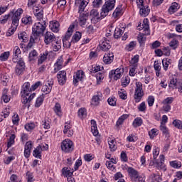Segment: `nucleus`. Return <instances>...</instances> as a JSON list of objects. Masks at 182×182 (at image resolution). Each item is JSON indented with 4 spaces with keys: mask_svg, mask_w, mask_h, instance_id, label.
<instances>
[{
    "mask_svg": "<svg viewBox=\"0 0 182 182\" xmlns=\"http://www.w3.org/2000/svg\"><path fill=\"white\" fill-rule=\"evenodd\" d=\"M32 31V36L33 38H39V36H41V35H43V33L46 31V22L41 20L40 22L36 23Z\"/></svg>",
    "mask_w": 182,
    "mask_h": 182,
    "instance_id": "obj_1",
    "label": "nucleus"
},
{
    "mask_svg": "<svg viewBox=\"0 0 182 182\" xmlns=\"http://www.w3.org/2000/svg\"><path fill=\"white\" fill-rule=\"evenodd\" d=\"M115 4L116 0H105V3L101 9V18H106L109 15V12L114 9Z\"/></svg>",
    "mask_w": 182,
    "mask_h": 182,
    "instance_id": "obj_2",
    "label": "nucleus"
},
{
    "mask_svg": "<svg viewBox=\"0 0 182 182\" xmlns=\"http://www.w3.org/2000/svg\"><path fill=\"white\" fill-rule=\"evenodd\" d=\"M141 29H143L145 33L138 36V42L141 46H143L146 42V36H147V35H150V29L149 24L147 23V19L144 20V24H142V27H141L139 30L141 31Z\"/></svg>",
    "mask_w": 182,
    "mask_h": 182,
    "instance_id": "obj_3",
    "label": "nucleus"
},
{
    "mask_svg": "<svg viewBox=\"0 0 182 182\" xmlns=\"http://www.w3.org/2000/svg\"><path fill=\"white\" fill-rule=\"evenodd\" d=\"M144 96V92L143 91V85L140 82H136V89L134 95L135 103H139L141 98Z\"/></svg>",
    "mask_w": 182,
    "mask_h": 182,
    "instance_id": "obj_4",
    "label": "nucleus"
},
{
    "mask_svg": "<svg viewBox=\"0 0 182 182\" xmlns=\"http://www.w3.org/2000/svg\"><path fill=\"white\" fill-rule=\"evenodd\" d=\"M53 86V79L48 77L47 78V81L46 82L45 85L42 87L41 92L43 93L42 96H45V95H49L50 92H52V87Z\"/></svg>",
    "mask_w": 182,
    "mask_h": 182,
    "instance_id": "obj_5",
    "label": "nucleus"
},
{
    "mask_svg": "<svg viewBox=\"0 0 182 182\" xmlns=\"http://www.w3.org/2000/svg\"><path fill=\"white\" fill-rule=\"evenodd\" d=\"M73 142L70 139H65L61 143V150L65 153L73 151Z\"/></svg>",
    "mask_w": 182,
    "mask_h": 182,
    "instance_id": "obj_6",
    "label": "nucleus"
},
{
    "mask_svg": "<svg viewBox=\"0 0 182 182\" xmlns=\"http://www.w3.org/2000/svg\"><path fill=\"white\" fill-rule=\"evenodd\" d=\"M22 14H23V10L22 9H18L14 13H12V26H18Z\"/></svg>",
    "mask_w": 182,
    "mask_h": 182,
    "instance_id": "obj_7",
    "label": "nucleus"
},
{
    "mask_svg": "<svg viewBox=\"0 0 182 182\" xmlns=\"http://www.w3.org/2000/svg\"><path fill=\"white\" fill-rule=\"evenodd\" d=\"M143 0L136 1V4L139 8V14L141 16H147L150 14V8L149 6L143 5Z\"/></svg>",
    "mask_w": 182,
    "mask_h": 182,
    "instance_id": "obj_8",
    "label": "nucleus"
},
{
    "mask_svg": "<svg viewBox=\"0 0 182 182\" xmlns=\"http://www.w3.org/2000/svg\"><path fill=\"white\" fill-rule=\"evenodd\" d=\"M169 87L172 89H178L180 93H182V80L177 78H172L170 80Z\"/></svg>",
    "mask_w": 182,
    "mask_h": 182,
    "instance_id": "obj_9",
    "label": "nucleus"
},
{
    "mask_svg": "<svg viewBox=\"0 0 182 182\" xmlns=\"http://www.w3.org/2000/svg\"><path fill=\"white\" fill-rule=\"evenodd\" d=\"M53 42H56V36L50 31H47L44 34V43L46 45H50V43H53Z\"/></svg>",
    "mask_w": 182,
    "mask_h": 182,
    "instance_id": "obj_10",
    "label": "nucleus"
},
{
    "mask_svg": "<svg viewBox=\"0 0 182 182\" xmlns=\"http://www.w3.org/2000/svg\"><path fill=\"white\" fill-rule=\"evenodd\" d=\"M34 16L38 21L43 19V7L42 6H33Z\"/></svg>",
    "mask_w": 182,
    "mask_h": 182,
    "instance_id": "obj_11",
    "label": "nucleus"
},
{
    "mask_svg": "<svg viewBox=\"0 0 182 182\" xmlns=\"http://www.w3.org/2000/svg\"><path fill=\"white\" fill-rule=\"evenodd\" d=\"M123 73H124V69L123 68H117L115 70H112L109 73V75L111 77L114 76V80H117L122 77Z\"/></svg>",
    "mask_w": 182,
    "mask_h": 182,
    "instance_id": "obj_12",
    "label": "nucleus"
},
{
    "mask_svg": "<svg viewBox=\"0 0 182 182\" xmlns=\"http://www.w3.org/2000/svg\"><path fill=\"white\" fill-rule=\"evenodd\" d=\"M25 70V62L22 60H18L17 61V65H16L15 72L18 76H21Z\"/></svg>",
    "mask_w": 182,
    "mask_h": 182,
    "instance_id": "obj_13",
    "label": "nucleus"
},
{
    "mask_svg": "<svg viewBox=\"0 0 182 182\" xmlns=\"http://www.w3.org/2000/svg\"><path fill=\"white\" fill-rule=\"evenodd\" d=\"M83 77H85V73L83 70L77 71L74 75L73 84L77 86V83H79V82H82V80H83Z\"/></svg>",
    "mask_w": 182,
    "mask_h": 182,
    "instance_id": "obj_14",
    "label": "nucleus"
},
{
    "mask_svg": "<svg viewBox=\"0 0 182 182\" xmlns=\"http://www.w3.org/2000/svg\"><path fill=\"white\" fill-rule=\"evenodd\" d=\"M91 22L92 23H97L102 18V16H99V12L97 9H92L90 11Z\"/></svg>",
    "mask_w": 182,
    "mask_h": 182,
    "instance_id": "obj_15",
    "label": "nucleus"
},
{
    "mask_svg": "<svg viewBox=\"0 0 182 182\" xmlns=\"http://www.w3.org/2000/svg\"><path fill=\"white\" fill-rule=\"evenodd\" d=\"M127 173L132 181H137V178H139V172L136 171V169L129 167L127 169Z\"/></svg>",
    "mask_w": 182,
    "mask_h": 182,
    "instance_id": "obj_16",
    "label": "nucleus"
},
{
    "mask_svg": "<svg viewBox=\"0 0 182 182\" xmlns=\"http://www.w3.org/2000/svg\"><path fill=\"white\" fill-rule=\"evenodd\" d=\"M31 92H32V88L31 87V84L29 82H25L21 87V95L29 96Z\"/></svg>",
    "mask_w": 182,
    "mask_h": 182,
    "instance_id": "obj_17",
    "label": "nucleus"
},
{
    "mask_svg": "<svg viewBox=\"0 0 182 182\" xmlns=\"http://www.w3.org/2000/svg\"><path fill=\"white\" fill-rule=\"evenodd\" d=\"M57 79L60 85H63L66 83V71L62 70L58 72Z\"/></svg>",
    "mask_w": 182,
    "mask_h": 182,
    "instance_id": "obj_18",
    "label": "nucleus"
},
{
    "mask_svg": "<svg viewBox=\"0 0 182 182\" xmlns=\"http://www.w3.org/2000/svg\"><path fill=\"white\" fill-rule=\"evenodd\" d=\"M80 14L79 25L83 28V26L86 25V22H87V19L89 18V14H82V12H80Z\"/></svg>",
    "mask_w": 182,
    "mask_h": 182,
    "instance_id": "obj_19",
    "label": "nucleus"
},
{
    "mask_svg": "<svg viewBox=\"0 0 182 182\" xmlns=\"http://www.w3.org/2000/svg\"><path fill=\"white\" fill-rule=\"evenodd\" d=\"M75 4L77 6H79L78 12L80 14V12H83V11H85V8L87 6V1H86V0H75Z\"/></svg>",
    "mask_w": 182,
    "mask_h": 182,
    "instance_id": "obj_20",
    "label": "nucleus"
},
{
    "mask_svg": "<svg viewBox=\"0 0 182 182\" xmlns=\"http://www.w3.org/2000/svg\"><path fill=\"white\" fill-rule=\"evenodd\" d=\"M114 59V55H113V53H107L104 55L103 62L105 63V65H110V63L113 62Z\"/></svg>",
    "mask_w": 182,
    "mask_h": 182,
    "instance_id": "obj_21",
    "label": "nucleus"
},
{
    "mask_svg": "<svg viewBox=\"0 0 182 182\" xmlns=\"http://www.w3.org/2000/svg\"><path fill=\"white\" fill-rule=\"evenodd\" d=\"M62 68H63V58L60 57L54 64V73L59 72Z\"/></svg>",
    "mask_w": 182,
    "mask_h": 182,
    "instance_id": "obj_22",
    "label": "nucleus"
},
{
    "mask_svg": "<svg viewBox=\"0 0 182 182\" xmlns=\"http://www.w3.org/2000/svg\"><path fill=\"white\" fill-rule=\"evenodd\" d=\"M21 48H19V46H15L13 50V62L16 63L18 60H19V55H21Z\"/></svg>",
    "mask_w": 182,
    "mask_h": 182,
    "instance_id": "obj_23",
    "label": "nucleus"
},
{
    "mask_svg": "<svg viewBox=\"0 0 182 182\" xmlns=\"http://www.w3.org/2000/svg\"><path fill=\"white\" fill-rule=\"evenodd\" d=\"M101 50H103L104 52H107L109 49L112 48V46H110V41L109 40H105L100 46Z\"/></svg>",
    "mask_w": 182,
    "mask_h": 182,
    "instance_id": "obj_24",
    "label": "nucleus"
},
{
    "mask_svg": "<svg viewBox=\"0 0 182 182\" xmlns=\"http://www.w3.org/2000/svg\"><path fill=\"white\" fill-rule=\"evenodd\" d=\"M102 95L101 92H98L96 95H94L92 100V105L94 106H97L99 103H100V99H102Z\"/></svg>",
    "mask_w": 182,
    "mask_h": 182,
    "instance_id": "obj_25",
    "label": "nucleus"
},
{
    "mask_svg": "<svg viewBox=\"0 0 182 182\" xmlns=\"http://www.w3.org/2000/svg\"><path fill=\"white\" fill-rule=\"evenodd\" d=\"M75 29V25H70L68 28V30L65 36V37L63 38V41H69L70 39V36H72V33H73V31Z\"/></svg>",
    "mask_w": 182,
    "mask_h": 182,
    "instance_id": "obj_26",
    "label": "nucleus"
},
{
    "mask_svg": "<svg viewBox=\"0 0 182 182\" xmlns=\"http://www.w3.org/2000/svg\"><path fill=\"white\" fill-rule=\"evenodd\" d=\"M178 9H180V5L178 3L173 2L168 9V12H170V14H174V12H177Z\"/></svg>",
    "mask_w": 182,
    "mask_h": 182,
    "instance_id": "obj_27",
    "label": "nucleus"
},
{
    "mask_svg": "<svg viewBox=\"0 0 182 182\" xmlns=\"http://www.w3.org/2000/svg\"><path fill=\"white\" fill-rule=\"evenodd\" d=\"M91 132L94 136H97L99 134V131L97 130V124L96 121L94 119L91 120Z\"/></svg>",
    "mask_w": 182,
    "mask_h": 182,
    "instance_id": "obj_28",
    "label": "nucleus"
},
{
    "mask_svg": "<svg viewBox=\"0 0 182 182\" xmlns=\"http://www.w3.org/2000/svg\"><path fill=\"white\" fill-rule=\"evenodd\" d=\"M59 26H60V25L58 21L50 23V29L52 31V32H55V33H58V32H59Z\"/></svg>",
    "mask_w": 182,
    "mask_h": 182,
    "instance_id": "obj_29",
    "label": "nucleus"
},
{
    "mask_svg": "<svg viewBox=\"0 0 182 182\" xmlns=\"http://www.w3.org/2000/svg\"><path fill=\"white\" fill-rule=\"evenodd\" d=\"M123 15V10L122 9V6L117 7L112 14L113 18H120Z\"/></svg>",
    "mask_w": 182,
    "mask_h": 182,
    "instance_id": "obj_30",
    "label": "nucleus"
},
{
    "mask_svg": "<svg viewBox=\"0 0 182 182\" xmlns=\"http://www.w3.org/2000/svg\"><path fill=\"white\" fill-rule=\"evenodd\" d=\"M42 146H37L33 151V156L36 159H41L42 157Z\"/></svg>",
    "mask_w": 182,
    "mask_h": 182,
    "instance_id": "obj_31",
    "label": "nucleus"
},
{
    "mask_svg": "<svg viewBox=\"0 0 182 182\" xmlns=\"http://www.w3.org/2000/svg\"><path fill=\"white\" fill-rule=\"evenodd\" d=\"M82 38V33L77 31L75 33V34L73 36L71 42L73 43H77L78 41H80Z\"/></svg>",
    "mask_w": 182,
    "mask_h": 182,
    "instance_id": "obj_32",
    "label": "nucleus"
},
{
    "mask_svg": "<svg viewBox=\"0 0 182 182\" xmlns=\"http://www.w3.org/2000/svg\"><path fill=\"white\" fill-rule=\"evenodd\" d=\"M2 100L4 103H8L11 100V96L8 94V89H4L3 91Z\"/></svg>",
    "mask_w": 182,
    "mask_h": 182,
    "instance_id": "obj_33",
    "label": "nucleus"
},
{
    "mask_svg": "<svg viewBox=\"0 0 182 182\" xmlns=\"http://www.w3.org/2000/svg\"><path fill=\"white\" fill-rule=\"evenodd\" d=\"M53 110L57 116L59 117H62V108L60 104L56 103L54 106Z\"/></svg>",
    "mask_w": 182,
    "mask_h": 182,
    "instance_id": "obj_34",
    "label": "nucleus"
},
{
    "mask_svg": "<svg viewBox=\"0 0 182 182\" xmlns=\"http://www.w3.org/2000/svg\"><path fill=\"white\" fill-rule=\"evenodd\" d=\"M15 137L16 136H15L14 134H11L10 137L7 142V149L12 147V146L15 144Z\"/></svg>",
    "mask_w": 182,
    "mask_h": 182,
    "instance_id": "obj_35",
    "label": "nucleus"
},
{
    "mask_svg": "<svg viewBox=\"0 0 182 182\" xmlns=\"http://www.w3.org/2000/svg\"><path fill=\"white\" fill-rule=\"evenodd\" d=\"M18 39L23 40V42L26 43L29 41V37L26 35V32H21L18 34Z\"/></svg>",
    "mask_w": 182,
    "mask_h": 182,
    "instance_id": "obj_36",
    "label": "nucleus"
},
{
    "mask_svg": "<svg viewBox=\"0 0 182 182\" xmlns=\"http://www.w3.org/2000/svg\"><path fill=\"white\" fill-rule=\"evenodd\" d=\"M143 124V119L140 117H136L134 119L133 123H132V126L133 127H140V126H141Z\"/></svg>",
    "mask_w": 182,
    "mask_h": 182,
    "instance_id": "obj_37",
    "label": "nucleus"
},
{
    "mask_svg": "<svg viewBox=\"0 0 182 182\" xmlns=\"http://www.w3.org/2000/svg\"><path fill=\"white\" fill-rule=\"evenodd\" d=\"M21 22L24 25H32V17L31 16H26L22 18Z\"/></svg>",
    "mask_w": 182,
    "mask_h": 182,
    "instance_id": "obj_38",
    "label": "nucleus"
},
{
    "mask_svg": "<svg viewBox=\"0 0 182 182\" xmlns=\"http://www.w3.org/2000/svg\"><path fill=\"white\" fill-rule=\"evenodd\" d=\"M48 51H46L43 54H41L40 58L38 60V65H42V63H43L45 60L48 59Z\"/></svg>",
    "mask_w": 182,
    "mask_h": 182,
    "instance_id": "obj_39",
    "label": "nucleus"
},
{
    "mask_svg": "<svg viewBox=\"0 0 182 182\" xmlns=\"http://www.w3.org/2000/svg\"><path fill=\"white\" fill-rule=\"evenodd\" d=\"M87 116V112L86 111V109L85 108H80L78 110V117L80 119H85Z\"/></svg>",
    "mask_w": 182,
    "mask_h": 182,
    "instance_id": "obj_40",
    "label": "nucleus"
},
{
    "mask_svg": "<svg viewBox=\"0 0 182 182\" xmlns=\"http://www.w3.org/2000/svg\"><path fill=\"white\" fill-rule=\"evenodd\" d=\"M129 118V114H124L122 116H121L117 122V126H120L122 124H123V122H124L126 120V119Z\"/></svg>",
    "mask_w": 182,
    "mask_h": 182,
    "instance_id": "obj_41",
    "label": "nucleus"
},
{
    "mask_svg": "<svg viewBox=\"0 0 182 182\" xmlns=\"http://www.w3.org/2000/svg\"><path fill=\"white\" fill-rule=\"evenodd\" d=\"M62 171L65 177H72V176L73 175V172L70 171V170H69V168L68 167L63 168Z\"/></svg>",
    "mask_w": 182,
    "mask_h": 182,
    "instance_id": "obj_42",
    "label": "nucleus"
},
{
    "mask_svg": "<svg viewBox=\"0 0 182 182\" xmlns=\"http://www.w3.org/2000/svg\"><path fill=\"white\" fill-rule=\"evenodd\" d=\"M123 33H124L123 30H122L119 28H115L114 37L115 39H119V38L122 37V35H123Z\"/></svg>",
    "mask_w": 182,
    "mask_h": 182,
    "instance_id": "obj_43",
    "label": "nucleus"
},
{
    "mask_svg": "<svg viewBox=\"0 0 182 182\" xmlns=\"http://www.w3.org/2000/svg\"><path fill=\"white\" fill-rule=\"evenodd\" d=\"M162 64H163L164 70H167V69H168V65H171V59H167V58L163 59Z\"/></svg>",
    "mask_w": 182,
    "mask_h": 182,
    "instance_id": "obj_44",
    "label": "nucleus"
},
{
    "mask_svg": "<svg viewBox=\"0 0 182 182\" xmlns=\"http://www.w3.org/2000/svg\"><path fill=\"white\" fill-rule=\"evenodd\" d=\"M108 144L111 151H116L117 145H116V141H114V140L112 139L111 141H108Z\"/></svg>",
    "mask_w": 182,
    "mask_h": 182,
    "instance_id": "obj_45",
    "label": "nucleus"
},
{
    "mask_svg": "<svg viewBox=\"0 0 182 182\" xmlns=\"http://www.w3.org/2000/svg\"><path fill=\"white\" fill-rule=\"evenodd\" d=\"M118 95L120 99H122V100H126V99H127V92H126V90H124V89H121L118 92Z\"/></svg>",
    "mask_w": 182,
    "mask_h": 182,
    "instance_id": "obj_46",
    "label": "nucleus"
},
{
    "mask_svg": "<svg viewBox=\"0 0 182 182\" xmlns=\"http://www.w3.org/2000/svg\"><path fill=\"white\" fill-rule=\"evenodd\" d=\"M139 55H134L132 60H130L129 63L132 66H137V63H139Z\"/></svg>",
    "mask_w": 182,
    "mask_h": 182,
    "instance_id": "obj_47",
    "label": "nucleus"
},
{
    "mask_svg": "<svg viewBox=\"0 0 182 182\" xmlns=\"http://www.w3.org/2000/svg\"><path fill=\"white\" fill-rule=\"evenodd\" d=\"M36 39H38L37 37H33L32 35L31 36L30 41L26 46L27 49H31V48L33 46V43H35V41H36Z\"/></svg>",
    "mask_w": 182,
    "mask_h": 182,
    "instance_id": "obj_48",
    "label": "nucleus"
},
{
    "mask_svg": "<svg viewBox=\"0 0 182 182\" xmlns=\"http://www.w3.org/2000/svg\"><path fill=\"white\" fill-rule=\"evenodd\" d=\"M170 166L173 168H180V167H181V162H178L177 161H172L170 162Z\"/></svg>",
    "mask_w": 182,
    "mask_h": 182,
    "instance_id": "obj_49",
    "label": "nucleus"
},
{
    "mask_svg": "<svg viewBox=\"0 0 182 182\" xmlns=\"http://www.w3.org/2000/svg\"><path fill=\"white\" fill-rule=\"evenodd\" d=\"M136 47V41H131L126 47L127 50L129 52L133 50Z\"/></svg>",
    "mask_w": 182,
    "mask_h": 182,
    "instance_id": "obj_50",
    "label": "nucleus"
},
{
    "mask_svg": "<svg viewBox=\"0 0 182 182\" xmlns=\"http://www.w3.org/2000/svg\"><path fill=\"white\" fill-rule=\"evenodd\" d=\"M52 48L53 52H58L60 49V48H62V46H60V43L56 41L54 43H53Z\"/></svg>",
    "mask_w": 182,
    "mask_h": 182,
    "instance_id": "obj_51",
    "label": "nucleus"
},
{
    "mask_svg": "<svg viewBox=\"0 0 182 182\" xmlns=\"http://www.w3.org/2000/svg\"><path fill=\"white\" fill-rule=\"evenodd\" d=\"M169 46L173 49H177V47L178 46V41H177V39H173L169 43Z\"/></svg>",
    "mask_w": 182,
    "mask_h": 182,
    "instance_id": "obj_52",
    "label": "nucleus"
},
{
    "mask_svg": "<svg viewBox=\"0 0 182 182\" xmlns=\"http://www.w3.org/2000/svg\"><path fill=\"white\" fill-rule=\"evenodd\" d=\"M154 68L156 72H160L161 70V63H160V61H155L154 64Z\"/></svg>",
    "mask_w": 182,
    "mask_h": 182,
    "instance_id": "obj_53",
    "label": "nucleus"
},
{
    "mask_svg": "<svg viewBox=\"0 0 182 182\" xmlns=\"http://www.w3.org/2000/svg\"><path fill=\"white\" fill-rule=\"evenodd\" d=\"M157 129H152L151 131L149 132V136L150 139H153L156 136H157Z\"/></svg>",
    "mask_w": 182,
    "mask_h": 182,
    "instance_id": "obj_54",
    "label": "nucleus"
},
{
    "mask_svg": "<svg viewBox=\"0 0 182 182\" xmlns=\"http://www.w3.org/2000/svg\"><path fill=\"white\" fill-rule=\"evenodd\" d=\"M8 58H9V52H4L0 55V60L5 61L8 60Z\"/></svg>",
    "mask_w": 182,
    "mask_h": 182,
    "instance_id": "obj_55",
    "label": "nucleus"
},
{
    "mask_svg": "<svg viewBox=\"0 0 182 182\" xmlns=\"http://www.w3.org/2000/svg\"><path fill=\"white\" fill-rule=\"evenodd\" d=\"M25 129L27 130V132H31V130H33L35 129V123H28L25 125Z\"/></svg>",
    "mask_w": 182,
    "mask_h": 182,
    "instance_id": "obj_56",
    "label": "nucleus"
},
{
    "mask_svg": "<svg viewBox=\"0 0 182 182\" xmlns=\"http://www.w3.org/2000/svg\"><path fill=\"white\" fill-rule=\"evenodd\" d=\"M151 178L154 180V181L161 182V176L157 175L156 173H152L151 175Z\"/></svg>",
    "mask_w": 182,
    "mask_h": 182,
    "instance_id": "obj_57",
    "label": "nucleus"
},
{
    "mask_svg": "<svg viewBox=\"0 0 182 182\" xmlns=\"http://www.w3.org/2000/svg\"><path fill=\"white\" fill-rule=\"evenodd\" d=\"M173 124H174L175 127H177V129H180L182 130V121L175 119L173 122Z\"/></svg>",
    "mask_w": 182,
    "mask_h": 182,
    "instance_id": "obj_58",
    "label": "nucleus"
},
{
    "mask_svg": "<svg viewBox=\"0 0 182 182\" xmlns=\"http://www.w3.org/2000/svg\"><path fill=\"white\" fill-rule=\"evenodd\" d=\"M147 107H146V102H143L138 106L139 112H146Z\"/></svg>",
    "mask_w": 182,
    "mask_h": 182,
    "instance_id": "obj_59",
    "label": "nucleus"
},
{
    "mask_svg": "<svg viewBox=\"0 0 182 182\" xmlns=\"http://www.w3.org/2000/svg\"><path fill=\"white\" fill-rule=\"evenodd\" d=\"M42 103H43V97H39L37 98V100L36 101L35 107H40L41 105H42Z\"/></svg>",
    "mask_w": 182,
    "mask_h": 182,
    "instance_id": "obj_60",
    "label": "nucleus"
},
{
    "mask_svg": "<svg viewBox=\"0 0 182 182\" xmlns=\"http://www.w3.org/2000/svg\"><path fill=\"white\" fill-rule=\"evenodd\" d=\"M102 4H103V1L102 0H94L92 2V6H94V8H100Z\"/></svg>",
    "mask_w": 182,
    "mask_h": 182,
    "instance_id": "obj_61",
    "label": "nucleus"
},
{
    "mask_svg": "<svg viewBox=\"0 0 182 182\" xmlns=\"http://www.w3.org/2000/svg\"><path fill=\"white\" fill-rule=\"evenodd\" d=\"M37 56H38V52L33 50L31 52H30L28 58L30 60H33V58H36Z\"/></svg>",
    "mask_w": 182,
    "mask_h": 182,
    "instance_id": "obj_62",
    "label": "nucleus"
},
{
    "mask_svg": "<svg viewBox=\"0 0 182 182\" xmlns=\"http://www.w3.org/2000/svg\"><path fill=\"white\" fill-rule=\"evenodd\" d=\"M58 8L60 9H65V5H66V0H60L57 4Z\"/></svg>",
    "mask_w": 182,
    "mask_h": 182,
    "instance_id": "obj_63",
    "label": "nucleus"
},
{
    "mask_svg": "<svg viewBox=\"0 0 182 182\" xmlns=\"http://www.w3.org/2000/svg\"><path fill=\"white\" fill-rule=\"evenodd\" d=\"M109 106H116V99L114 97H109L107 100Z\"/></svg>",
    "mask_w": 182,
    "mask_h": 182,
    "instance_id": "obj_64",
    "label": "nucleus"
}]
</instances>
